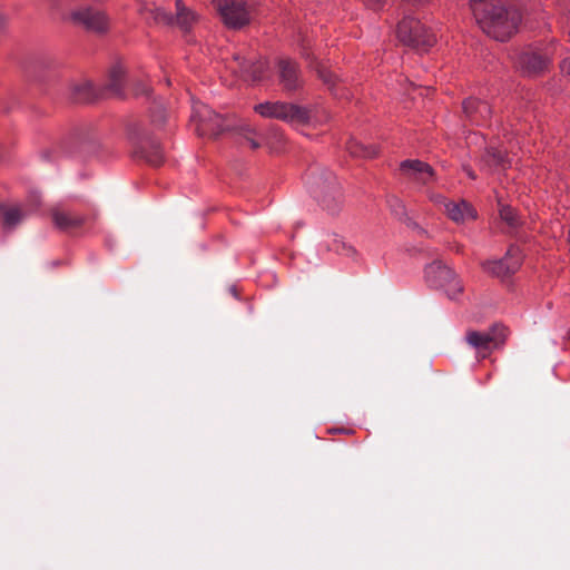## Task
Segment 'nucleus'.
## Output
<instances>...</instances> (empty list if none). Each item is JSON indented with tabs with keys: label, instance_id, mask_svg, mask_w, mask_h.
<instances>
[{
	"label": "nucleus",
	"instance_id": "nucleus-1",
	"mask_svg": "<svg viewBox=\"0 0 570 570\" xmlns=\"http://www.w3.org/2000/svg\"><path fill=\"white\" fill-rule=\"evenodd\" d=\"M470 8L476 23L489 37L508 40L521 21L519 11L507 6V0H471Z\"/></svg>",
	"mask_w": 570,
	"mask_h": 570
},
{
	"label": "nucleus",
	"instance_id": "nucleus-2",
	"mask_svg": "<svg viewBox=\"0 0 570 570\" xmlns=\"http://www.w3.org/2000/svg\"><path fill=\"white\" fill-rule=\"evenodd\" d=\"M304 183L308 191L321 202L326 210L331 214L336 213L338 208V200L333 196L335 205L332 206L331 200L332 194L336 193V177L335 175L324 168L312 167L304 176Z\"/></svg>",
	"mask_w": 570,
	"mask_h": 570
},
{
	"label": "nucleus",
	"instance_id": "nucleus-3",
	"mask_svg": "<svg viewBox=\"0 0 570 570\" xmlns=\"http://www.w3.org/2000/svg\"><path fill=\"white\" fill-rule=\"evenodd\" d=\"M254 110L264 118H274L291 125H305L312 121L308 109L284 101L261 102Z\"/></svg>",
	"mask_w": 570,
	"mask_h": 570
},
{
	"label": "nucleus",
	"instance_id": "nucleus-4",
	"mask_svg": "<svg viewBox=\"0 0 570 570\" xmlns=\"http://www.w3.org/2000/svg\"><path fill=\"white\" fill-rule=\"evenodd\" d=\"M190 125L198 136L216 137L229 128L226 120L207 105L193 100Z\"/></svg>",
	"mask_w": 570,
	"mask_h": 570
},
{
	"label": "nucleus",
	"instance_id": "nucleus-5",
	"mask_svg": "<svg viewBox=\"0 0 570 570\" xmlns=\"http://www.w3.org/2000/svg\"><path fill=\"white\" fill-rule=\"evenodd\" d=\"M396 33L400 41L420 51H426L436 41L435 35L412 16H405L399 22Z\"/></svg>",
	"mask_w": 570,
	"mask_h": 570
},
{
	"label": "nucleus",
	"instance_id": "nucleus-6",
	"mask_svg": "<svg viewBox=\"0 0 570 570\" xmlns=\"http://www.w3.org/2000/svg\"><path fill=\"white\" fill-rule=\"evenodd\" d=\"M139 12L148 22L177 24L184 31H187L196 20V14L181 0H176V17L157 6L141 4Z\"/></svg>",
	"mask_w": 570,
	"mask_h": 570
},
{
	"label": "nucleus",
	"instance_id": "nucleus-7",
	"mask_svg": "<svg viewBox=\"0 0 570 570\" xmlns=\"http://www.w3.org/2000/svg\"><path fill=\"white\" fill-rule=\"evenodd\" d=\"M227 68L246 82H259L269 77L267 62L254 55L246 57L240 52L234 53Z\"/></svg>",
	"mask_w": 570,
	"mask_h": 570
},
{
	"label": "nucleus",
	"instance_id": "nucleus-8",
	"mask_svg": "<svg viewBox=\"0 0 570 570\" xmlns=\"http://www.w3.org/2000/svg\"><path fill=\"white\" fill-rule=\"evenodd\" d=\"M424 277L429 286L443 289L451 299L456 298L463 289L454 272L440 261L425 267Z\"/></svg>",
	"mask_w": 570,
	"mask_h": 570
},
{
	"label": "nucleus",
	"instance_id": "nucleus-9",
	"mask_svg": "<svg viewBox=\"0 0 570 570\" xmlns=\"http://www.w3.org/2000/svg\"><path fill=\"white\" fill-rule=\"evenodd\" d=\"M70 23L81 27L90 32L102 33L108 30L109 20L104 11L91 7H79L69 12L66 17Z\"/></svg>",
	"mask_w": 570,
	"mask_h": 570
},
{
	"label": "nucleus",
	"instance_id": "nucleus-10",
	"mask_svg": "<svg viewBox=\"0 0 570 570\" xmlns=\"http://www.w3.org/2000/svg\"><path fill=\"white\" fill-rule=\"evenodd\" d=\"M224 23L232 29H239L250 21L247 0H212Z\"/></svg>",
	"mask_w": 570,
	"mask_h": 570
},
{
	"label": "nucleus",
	"instance_id": "nucleus-11",
	"mask_svg": "<svg viewBox=\"0 0 570 570\" xmlns=\"http://www.w3.org/2000/svg\"><path fill=\"white\" fill-rule=\"evenodd\" d=\"M507 337V328L503 325L495 324L488 332L470 331L465 335L466 343L476 350L482 357H485L492 348L503 344Z\"/></svg>",
	"mask_w": 570,
	"mask_h": 570
},
{
	"label": "nucleus",
	"instance_id": "nucleus-12",
	"mask_svg": "<svg viewBox=\"0 0 570 570\" xmlns=\"http://www.w3.org/2000/svg\"><path fill=\"white\" fill-rule=\"evenodd\" d=\"M522 252L519 246L509 247L505 256L501 259L487 261L482 264L483 269L497 277H505L518 271L522 263Z\"/></svg>",
	"mask_w": 570,
	"mask_h": 570
},
{
	"label": "nucleus",
	"instance_id": "nucleus-13",
	"mask_svg": "<svg viewBox=\"0 0 570 570\" xmlns=\"http://www.w3.org/2000/svg\"><path fill=\"white\" fill-rule=\"evenodd\" d=\"M403 177L416 185L424 186L435 180L434 169L419 159H406L400 165Z\"/></svg>",
	"mask_w": 570,
	"mask_h": 570
},
{
	"label": "nucleus",
	"instance_id": "nucleus-14",
	"mask_svg": "<svg viewBox=\"0 0 570 570\" xmlns=\"http://www.w3.org/2000/svg\"><path fill=\"white\" fill-rule=\"evenodd\" d=\"M278 81L286 92H293L302 87L301 70L296 61L281 57L276 61Z\"/></svg>",
	"mask_w": 570,
	"mask_h": 570
},
{
	"label": "nucleus",
	"instance_id": "nucleus-15",
	"mask_svg": "<svg viewBox=\"0 0 570 570\" xmlns=\"http://www.w3.org/2000/svg\"><path fill=\"white\" fill-rule=\"evenodd\" d=\"M130 140L136 147V153L149 164L158 166L163 163L164 151L156 139L147 135L140 136L139 134L130 132Z\"/></svg>",
	"mask_w": 570,
	"mask_h": 570
},
{
	"label": "nucleus",
	"instance_id": "nucleus-16",
	"mask_svg": "<svg viewBox=\"0 0 570 570\" xmlns=\"http://www.w3.org/2000/svg\"><path fill=\"white\" fill-rule=\"evenodd\" d=\"M550 60L548 52L527 49L519 55L517 65L524 75L535 76L548 68Z\"/></svg>",
	"mask_w": 570,
	"mask_h": 570
},
{
	"label": "nucleus",
	"instance_id": "nucleus-17",
	"mask_svg": "<svg viewBox=\"0 0 570 570\" xmlns=\"http://www.w3.org/2000/svg\"><path fill=\"white\" fill-rule=\"evenodd\" d=\"M462 109L466 120L475 126L485 125L492 112L487 101L472 97L463 101Z\"/></svg>",
	"mask_w": 570,
	"mask_h": 570
},
{
	"label": "nucleus",
	"instance_id": "nucleus-18",
	"mask_svg": "<svg viewBox=\"0 0 570 570\" xmlns=\"http://www.w3.org/2000/svg\"><path fill=\"white\" fill-rule=\"evenodd\" d=\"M509 166L510 159L508 158L505 150L495 146L487 147L480 159V168L488 173L504 170Z\"/></svg>",
	"mask_w": 570,
	"mask_h": 570
},
{
	"label": "nucleus",
	"instance_id": "nucleus-19",
	"mask_svg": "<svg viewBox=\"0 0 570 570\" xmlns=\"http://www.w3.org/2000/svg\"><path fill=\"white\" fill-rule=\"evenodd\" d=\"M444 210L448 217L455 223H464L476 217V212L465 200L444 203Z\"/></svg>",
	"mask_w": 570,
	"mask_h": 570
},
{
	"label": "nucleus",
	"instance_id": "nucleus-20",
	"mask_svg": "<svg viewBox=\"0 0 570 570\" xmlns=\"http://www.w3.org/2000/svg\"><path fill=\"white\" fill-rule=\"evenodd\" d=\"M52 220L59 229L69 232L83 224L85 217L73 212L56 208L52 210Z\"/></svg>",
	"mask_w": 570,
	"mask_h": 570
},
{
	"label": "nucleus",
	"instance_id": "nucleus-21",
	"mask_svg": "<svg viewBox=\"0 0 570 570\" xmlns=\"http://www.w3.org/2000/svg\"><path fill=\"white\" fill-rule=\"evenodd\" d=\"M316 71L318 77L323 80L325 85L328 86L332 94L337 98H347V91L346 88L343 87L342 82L335 73L330 70L327 67L318 63L316 67Z\"/></svg>",
	"mask_w": 570,
	"mask_h": 570
},
{
	"label": "nucleus",
	"instance_id": "nucleus-22",
	"mask_svg": "<svg viewBox=\"0 0 570 570\" xmlns=\"http://www.w3.org/2000/svg\"><path fill=\"white\" fill-rule=\"evenodd\" d=\"M387 204H389V207H390V210L391 213L400 220H402L403 223H405L409 227H411L412 229L416 230L417 234L420 235H426L428 232L422 228L417 223H415L412 218H410L407 216V213H406V207L404 205V203L395 197V196H392L387 199Z\"/></svg>",
	"mask_w": 570,
	"mask_h": 570
},
{
	"label": "nucleus",
	"instance_id": "nucleus-23",
	"mask_svg": "<svg viewBox=\"0 0 570 570\" xmlns=\"http://www.w3.org/2000/svg\"><path fill=\"white\" fill-rule=\"evenodd\" d=\"M2 213V228L4 230L14 229L28 215L23 210L22 206H1Z\"/></svg>",
	"mask_w": 570,
	"mask_h": 570
},
{
	"label": "nucleus",
	"instance_id": "nucleus-24",
	"mask_svg": "<svg viewBox=\"0 0 570 570\" xmlns=\"http://www.w3.org/2000/svg\"><path fill=\"white\" fill-rule=\"evenodd\" d=\"M96 96V90L88 80L75 82L70 87V97L75 102H90Z\"/></svg>",
	"mask_w": 570,
	"mask_h": 570
},
{
	"label": "nucleus",
	"instance_id": "nucleus-25",
	"mask_svg": "<svg viewBox=\"0 0 570 570\" xmlns=\"http://www.w3.org/2000/svg\"><path fill=\"white\" fill-rule=\"evenodd\" d=\"M126 81V71L121 65H116L109 73L108 89L112 95L121 97L124 95V82Z\"/></svg>",
	"mask_w": 570,
	"mask_h": 570
},
{
	"label": "nucleus",
	"instance_id": "nucleus-26",
	"mask_svg": "<svg viewBox=\"0 0 570 570\" xmlns=\"http://www.w3.org/2000/svg\"><path fill=\"white\" fill-rule=\"evenodd\" d=\"M346 148L353 157L373 158L379 154L374 145H365L356 139H351Z\"/></svg>",
	"mask_w": 570,
	"mask_h": 570
},
{
	"label": "nucleus",
	"instance_id": "nucleus-27",
	"mask_svg": "<svg viewBox=\"0 0 570 570\" xmlns=\"http://www.w3.org/2000/svg\"><path fill=\"white\" fill-rule=\"evenodd\" d=\"M240 137L243 142L248 144L252 149L261 147L262 142L258 140V135L254 128L249 125H244L240 128Z\"/></svg>",
	"mask_w": 570,
	"mask_h": 570
},
{
	"label": "nucleus",
	"instance_id": "nucleus-28",
	"mask_svg": "<svg viewBox=\"0 0 570 570\" xmlns=\"http://www.w3.org/2000/svg\"><path fill=\"white\" fill-rule=\"evenodd\" d=\"M500 217L510 227H517L519 225V216H518L517 212L511 206L501 205Z\"/></svg>",
	"mask_w": 570,
	"mask_h": 570
},
{
	"label": "nucleus",
	"instance_id": "nucleus-29",
	"mask_svg": "<svg viewBox=\"0 0 570 570\" xmlns=\"http://www.w3.org/2000/svg\"><path fill=\"white\" fill-rule=\"evenodd\" d=\"M41 205V196L38 191L31 190L26 199V204L22 207L27 215L36 212Z\"/></svg>",
	"mask_w": 570,
	"mask_h": 570
},
{
	"label": "nucleus",
	"instance_id": "nucleus-30",
	"mask_svg": "<svg viewBox=\"0 0 570 570\" xmlns=\"http://www.w3.org/2000/svg\"><path fill=\"white\" fill-rule=\"evenodd\" d=\"M165 118H166V115H165V110L163 108V105L160 102L159 104H155V107L151 110V121L156 126H159V125H161L165 121Z\"/></svg>",
	"mask_w": 570,
	"mask_h": 570
},
{
	"label": "nucleus",
	"instance_id": "nucleus-31",
	"mask_svg": "<svg viewBox=\"0 0 570 570\" xmlns=\"http://www.w3.org/2000/svg\"><path fill=\"white\" fill-rule=\"evenodd\" d=\"M428 197L433 204H435L438 206L444 207V203L450 202V200H446V198L443 195H441L439 193H434V191H429Z\"/></svg>",
	"mask_w": 570,
	"mask_h": 570
},
{
	"label": "nucleus",
	"instance_id": "nucleus-32",
	"mask_svg": "<svg viewBox=\"0 0 570 570\" xmlns=\"http://www.w3.org/2000/svg\"><path fill=\"white\" fill-rule=\"evenodd\" d=\"M462 170L465 173V175L470 178V179H475L476 178V175L474 173V170L471 168L470 165H463L462 166Z\"/></svg>",
	"mask_w": 570,
	"mask_h": 570
},
{
	"label": "nucleus",
	"instance_id": "nucleus-33",
	"mask_svg": "<svg viewBox=\"0 0 570 570\" xmlns=\"http://www.w3.org/2000/svg\"><path fill=\"white\" fill-rule=\"evenodd\" d=\"M135 90H136L137 95H142V94H148L149 92V88L146 85H144V83L137 85Z\"/></svg>",
	"mask_w": 570,
	"mask_h": 570
},
{
	"label": "nucleus",
	"instance_id": "nucleus-34",
	"mask_svg": "<svg viewBox=\"0 0 570 570\" xmlns=\"http://www.w3.org/2000/svg\"><path fill=\"white\" fill-rule=\"evenodd\" d=\"M229 291H230L232 295H233L235 298H238V293H237V289H236V287H235V286H232V287L229 288Z\"/></svg>",
	"mask_w": 570,
	"mask_h": 570
},
{
	"label": "nucleus",
	"instance_id": "nucleus-35",
	"mask_svg": "<svg viewBox=\"0 0 570 570\" xmlns=\"http://www.w3.org/2000/svg\"><path fill=\"white\" fill-rule=\"evenodd\" d=\"M561 68H562V71H563V72H568V68H569V67L567 66V62H566V61H563V63H562Z\"/></svg>",
	"mask_w": 570,
	"mask_h": 570
},
{
	"label": "nucleus",
	"instance_id": "nucleus-36",
	"mask_svg": "<svg viewBox=\"0 0 570 570\" xmlns=\"http://www.w3.org/2000/svg\"><path fill=\"white\" fill-rule=\"evenodd\" d=\"M302 55L305 57V59H309V55L306 53L305 51H303Z\"/></svg>",
	"mask_w": 570,
	"mask_h": 570
}]
</instances>
